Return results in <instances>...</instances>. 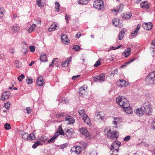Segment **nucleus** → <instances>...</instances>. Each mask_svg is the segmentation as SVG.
<instances>
[{
	"label": "nucleus",
	"mask_w": 155,
	"mask_h": 155,
	"mask_svg": "<svg viewBox=\"0 0 155 155\" xmlns=\"http://www.w3.org/2000/svg\"><path fill=\"white\" fill-rule=\"evenodd\" d=\"M145 81L147 84H155V71L150 72L148 75L147 76Z\"/></svg>",
	"instance_id": "obj_1"
},
{
	"label": "nucleus",
	"mask_w": 155,
	"mask_h": 155,
	"mask_svg": "<svg viewBox=\"0 0 155 155\" xmlns=\"http://www.w3.org/2000/svg\"><path fill=\"white\" fill-rule=\"evenodd\" d=\"M78 113L80 115L82 118L84 123L90 126L91 125V121L87 115L85 113L84 110H78Z\"/></svg>",
	"instance_id": "obj_2"
},
{
	"label": "nucleus",
	"mask_w": 155,
	"mask_h": 155,
	"mask_svg": "<svg viewBox=\"0 0 155 155\" xmlns=\"http://www.w3.org/2000/svg\"><path fill=\"white\" fill-rule=\"evenodd\" d=\"M116 101L122 108L127 106V104L129 103L127 99L125 97L123 96L119 97L117 98L116 99Z\"/></svg>",
	"instance_id": "obj_3"
},
{
	"label": "nucleus",
	"mask_w": 155,
	"mask_h": 155,
	"mask_svg": "<svg viewBox=\"0 0 155 155\" xmlns=\"http://www.w3.org/2000/svg\"><path fill=\"white\" fill-rule=\"evenodd\" d=\"M143 111L146 114L150 115L151 114L152 111V107L151 105L149 103L147 102L145 103L142 107Z\"/></svg>",
	"instance_id": "obj_4"
},
{
	"label": "nucleus",
	"mask_w": 155,
	"mask_h": 155,
	"mask_svg": "<svg viewBox=\"0 0 155 155\" xmlns=\"http://www.w3.org/2000/svg\"><path fill=\"white\" fill-rule=\"evenodd\" d=\"M121 145V143L118 141H116L110 147V153L111 152L117 153L118 152L119 147Z\"/></svg>",
	"instance_id": "obj_5"
},
{
	"label": "nucleus",
	"mask_w": 155,
	"mask_h": 155,
	"mask_svg": "<svg viewBox=\"0 0 155 155\" xmlns=\"http://www.w3.org/2000/svg\"><path fill=\"white\" fill-rule=\"evenodd\" d=\"M22 138L26 140H35V137L33 133L30 134L29 135L27 133L23 132L21 134Z\"/></svg>",
	"instance_id": "obj_6"
},
{
	"label": "nucleus",
	"mask_w": 155,
	"mask_h": 155,
	"mask_svg": "<svg viewBox=\"0 0 155 155\" xmlns=\"http://www.w3.org/2000/svg\"><path fill=\"white\" fill-rule=\"evenodd\" d=\"M94 81L95 82H102L104 81L105 75L104 73H101L93 77Z\"/></svg>",
	"instance_id": "obj_7"
},
{
	"label": "nucleus",
	"mask_w": 155,
	"mask_h": 155,
	"mask_svg": "<svg viewBox=\"0 0 155 155\" xmlns=\"http://www.w3.org/2000/svg\"><path fill=\"white\" fill-rule=\"evenodd\" d=\"M95 118L99 120H103L105 118L104 113L102 112H97L95 114Z\"/></svg>",
	"instance_id": "obj_8"
},
{
	"label": "nucleus",
	"mask_w": 155,
	"mask_h": 155,
	"mask_svg": "<svg viewBox=\"0 0 155 155\" xmlns=\"http://www.w3.org/2000/svg\"><path fill=\"white\" fill-rule=\"evenodd\" d=\"M108 132L107 135L108 137L110 136V138H117L118 137V133L117 131H113L111 132V130H109Z\"/></svg>",
	"instance_id": "obj_9"
},
{
	"label": "nucleus",
	"mask_w": 155,
	"mask_h": 155,
	"mask_svg": "<svg viewBox=\"0 0 155 155\" xmlns=\"http://www.w3.org/2000/svg\"><path fill=\"white\" fill-rule=\"evenodd\" d=\"M65 133H64V135H66L68 138L71 137L74 133V130L72 128L65 129Z\"/></svg>",
	"instance_id": "obj_10"
},
{
	"label": "nucleus",
	"mask_w": 155,
	"mask_h": 155,
	"mask_svg": "<svg viewBox=\"0 0 155 155\" xmlns=\"http://www.w3.org/2000/svg\"><path fill=\"white\" fill-rule=\"evenodd\" d=\"M127 106H125L123 108L124 110L127 114H132L133 113L131 107L130 106L129 103L127 104Z\"/></svg>",
	"instance_id": "obj_11"
},
{
	"label": "nucleus",
	"mask_w": 155,
	"mask_h": 155,
	"mask_svg": "<svg viewBox=\"0 0 155 155\" xmlns=\"http://www.w3.org/2000/svg\"><path fill=\"white\" fill-rule=\"evenodd\" d=\"M10 94V92L8 91L3 92L2 94L1 97L2 100L3 101H4L5 100L8 99L9 97Z\"/></svg>",
	"instance_id": "obj_12"
},
{
	"label": "nucleus",
	"mask_w": 155,
	"mask_h": 155,
	"mask_svg": "<svg viewBox=\"0 0 155 155\" xmlns=\"http://www.w3.org/2000/svg\"><path fill=\"white\" fill-rule=\"evenodd\" d=\"M141 107L140 108H137L135 109L134 112L135 114L138 116H142L143 115V111Z\"/></svg>",
	"instance_id": "obj_13"
},
{
	"label": "nucleus",
	"mask_w": 155,
	"mask_h": 155,
	"mask_svg": "<svg viewBox=\"0 0 155 155\" xmlns=\"http://www.w3.org/2000/svg\"><path fill=\"white\" fill-rule=\"evenodd\" d=\"M87 88V86L86 85H84L81 87L79 89V93L81 95H84L86 92V90Z\"/></svg>",
	"instance_id": "obj_14"
},
{
	"label": "nucleus",
	"mask_w": 155,
	"mask_h": 155,
	"mask_svg": "<svg viewBox=\"0 0 155 155\" xmlns=\"http://www.w3.org/2000/svg\"><path fill=\"white\" fill-rule=\"evenodd\" d=\"M79 130L81 133L85 137H88L89 135V133L86 128L82 127Z\"/></svg>",
	"instance_id": "obj_15"
},
{
	"label": "nucleus",
	"mask_w": 155,
	"mask_h": 155,
	"mask_svg": "<svg viewBox=\"0 0 155 155\" xmlns=\"http://www.w3.org/2000/svg\"><path fill=\"white\" fill-rule=\"evenodd\" d=\"M143 26L145 29L150 30L152 27V25L151 22L145 23L143 24Z\"/></svg>",
	"instance_id": "obj_16"
},
{
	"label": "nucleus",
	"mask_w": 155,
	"mask_h": 155,
	"mask_svg": "<svg viewBox=\"0 0 155 155\" xmlns=\"http://www.w3.org/2000/svg\"><path fill=\"white\" fill-rule=\"evenodd\" d=\"M61 40L63 43L65 44H68L69 41L67 35L64 34H63L61 36Z\"/></svg>",
	"instance_id": "obj_17"
},
{
	"label": "nucleus",
	"mask_w": 155,
	"mask_h": 155,
	"mask_svg": "<svg viewBox=\"0 0 155 155\" xmlns=\"http://www.w3.org/2000/svg\"><path fill=\"white\" fill-rule=\"evenodd\" d=\"M37 83L39 86H43L44 84L43 77L40 76L38 77L37 81Z\"/></svg>",
	"instance_id": "obj_18"
},
{
	"label": "nucleus",
	"mask_w": 155,
	"mask_h": 155,
	"mask_svg": "<svg viewBox=\"0 0 155 155\" xmlns=\"http://www.w3.org/2000/svg\"><path fill=\"white\" fill-rule=\"evenodd\" d=\"M65 121L68 122V124H72L74 123L75 120L72 117L68 116L65 117Z\"/></svg>",
	"instance_id": "obj_19"
},
{
	"label": "nucleus",
	"mask_w": 155,
	"mask_h": 155,
	"mask_svg": "<svg viewBox=\"0 0 155 155\" xmlns=\"http://www.w3.org/2000/svg\"><path fill=\"white\" fill-rule=\"evenodd\" d=\"M131 50L130 48H127L123 52L122 54L125 57H127L130 54Z\"/></svg>",
	"instance_id": "obj_20"
},
{
	"label": "nucleus",
	"mask_w": 155,
	"mask_h": 155,
	"mask_svg": "<svg viewBox=\"0 0 155 155\" xmlns=\"http://www.w3.org/2000/svg\"><path fill=\"white\" fill-rule=\"evenodd\" d=\"M140 24H138L137 27L131 33V35L133 36H135L137 34L138 30L140 29Z\"/></svg>",
	"instance_id": "obj_21"
},
{
	"label": "nucleus",
	"mask_w": 155,
	"mask_h": 155,
	"mask_svg": "<svg viewBox=\"0 0 155 155\" xmlns=\"http://www.w3.org/2000/svg\"><path fill=\"white\" fill-rule=\"evenodd\" d=\"M140 7L143 8L148 9L150 8L149 5L147 2H144L140 3Z\"/></svg>",
	"instance_id": "obj_22"
},
{
	"label": "nucleus",
	"mask_w": 155,
	"mask_h": 155,
	"mask_svg": "<svg viewBox=\"0 0 155 155\" xmlns=\"http://www.w3.org/2000/svg\"><path fill=\"white\" fill-rule=\"evenodd\" d=\"M71 57L67 58L66 60L62 63V66L63 67H67L69 64V62L71 61Z\"/></svg>",
	"instance_id": "obj_23"
},
{
	"label": "nucleus",
	"mask_w": 155,
	"mask_h": 155,
	"mask_svg": "<svg viewBox=\"0 0 155 155\" xmlns=\"http://www.w3.org/2000/svg\"><path fill=\"white\" fill-rule=\"evenodd\" d=\"M59 134H55L51 138L49 139L48 141L47 142L49 143H54L55 140L58 137Z\"/></svg>",
	"instance_id": "obj_24"
},
{
	"label": "nucleus",
	"mask_w": 155,
	"mask_h": 155,
	"mask_svg": "<svg viewBox=\"0 0 155 155\" xmlns=\"http://www.w3.org/2000/svg\"><path fill=\"white\" fill-rule=\"evenodd\" d=\"M131 16L132 14L130 13H124L122 15V17L123 19L127 20L129 19Z\"/></svg>",
	"instance_id": "obj_25"
},
{
	"label": "nucleus",
	"mask_w": 155,
	"mask_h": 155,
	"mask_svg": "<svg viewBox=\"0 0 155 155\" xmlns=\"http://www.w3.org/2000/svg\"><path fill=\"white\" fill-rule=\"evenodd\" d=\"M40 59L41 61L44 62L47 61V58L46 56V55L44 53H42L41 54L40 56Z\"/></svg>",
	"instance_id": "obj_26"
},
{
	"label": "nucleus",
	"mask_w": 155,
	"mask_h": 155,
	"mask_svg": "<svg viewBox=\"0 0 155 155\" xmlns=\"http://www.w3.org/2000/svg\"><path fill=\"white\" fill-rule=\"evenodd\" d=\"M120 20L118 18H115L112 20V22L115 26L120 27Z\"/></svg>",
	"instance_id": "obj_27"
},
{
	"label": "nucleus",
	"mask_w": 155,
	"mask_h": 155,
	"mask_svg": "<svg viewBox=\"0 0 155 155\" xmlns=\"http://www.w3.org/2000/svg\"><path fill=\"white\" fill-rule=\"evenodd\" d=\"M57 24H55V23H53L48 28V31L50 32L54 31L56 29V28L57 27Z\"/></svg>",
	"instance_id": "obj_28"
},
{
	"label": "nucleus",
	"mask_w": 155,
	"mask_h": 155,
	"mask_svg": "<svg viewBox=\"0 0 155 155\" xmlns=\"http://www.w3.org/2000/svg\"><path fill=\"white\" fill-rule=\"evenodd\" d=\"M125 32V30L123 28L121 30L119 35V40H121L122 39L124 36Z\"/></svg>",
	"instance_id": "obj_29"
},
{
	"label": "nucleus",
	"mask_w": 155,
	"mask_h": 155,
	"mask_svg": "<svg viewBox=\"0 0 155 155\" xmlns=\"http://www.w3.org/2000/svg\"><path fill=\"white\" fill-rule=\"evenodd\" d=\"M74 152L77 154H79L81 152V148L80 146H75L74 147Z\"/></svg>",
	"instance_id": "obj_30"
},
{
	"label": "nucleus",
	"mask_w": 155,
	"mask_h": 155,
	"mask_svg": "<svg viewBox=\"0 0 155 155\" xmlns=\"http://www.w3.org/2000/svg\"><path fill=\"white\" fill-rule=\"evenodd\" d=\"M58 133H59L60 134L62 135H64V133L62 128V126L61 125H60L59 126L58 130L56 132V134H58Z\"/></svg>",
	"instance_id": "obj_31"
},
{
	"label": "nucleus",
	"mask_w": 155,
	"mask_h": 155,
	"mask_svg": "<svg viewBox=\"0 0 155 155\" xmlns=\"http://www.w3.org/2000/svg\"><path fill=\"white\" fill-rule=\"evenodd\" d=\"M128 84V83L124 80H120V85L121 87H126Z\"/></svg>",
	"instance_id": "obj_32"
},
{
	"label": "nucleus",
	"mask_w": 155,
	"mask_h": 155,
	"mask_svg": "<svg viewBox=\"0 0 155 155\" xmlns=\"http://www.w3.org/2000/svg\"><path fill=\"white\" fill-rule=\"evenodd\" d=\"M100 3L99 5L98 6V8H97V9L98 10H103L104 8V2L102 0H100Z\"/></svg>",
	"instance_id": "obj_33"
},
{
	"label": "nucleus",
	"mask_w": 155,
	"mask_h": 155,
	"mask_svg": "<svg viewBox=\"0 0 155 155\" xmlns=\"http://www.w3.org/2000/svg\"><path fill=\"white\" fill-rule=\"evenodd\" d=\"M42 1V0H37V4L38 6L39 7L44 6V3Z\"/></svg>",
	"instance_id": "obj_34"
},
{
	"label": "nucleus",
	"mask_w": 155,
	"mask_h": 155,
	"mask_svg": "<svg viewBox=\"0 0 155 155\" xmlns=\"http://www.w3.org/2000/svg\"><path fill=\"white\" fill-rule=\"evenodd\" d=\"M100 0H97L94 2L93 5V7L94 8L96 9L99 8H98V6L99 5L100 3Z\"/></svg>",
	"instance_id": "obj_35"
},
{
	"label": "nucleus",
	"mask_w": 155,
	"mask_h": 155,
	"mask_svg": "<svg viewBox=\"0 0 155 155\" xmlns=\"http://www.w3.org/2000/svg\"><path fill=\"white\" fill-rule=\"evenodd\" d=\"M20 28V27L18 25H14L12 28V29L15 32H17L19 31Z\"/></svg>",
	"instance_id": "obj_36"
},
{
	"label": "nucleus",
	"mask_w": 155,
	"mask_h": 155,
	"mask_svg": "<svg viewBox=\"0 0 155 155\" xmlns=\"http://www.w3.org/2000/svg\"><path fill=\"white\" fill-rule=\"evenodd\" d=\"M88 3V0H79L78 1V3L81 5H86Z\"/></svg>",
	"instance_id": "obj_37"
},
{
	"label": "nucleus",
	"mask_w": 155,
	"mask_h": 155,
	"mask_svg": "<svg viewBox=\"0 0 155 155\" xmlns=\"http://www.w3.org/2000/svg\"><path fill=\"white\" fill-rule=\"evenodd\" d=\"M5 10L3 8H0V17H2L4 15Z\"/></svg>",
	"instance_id": "obj_38"
},
{
	"label": "nucleus",
	"mask_w": 155,
	"mask_h": 155,
	"mask_svg": "<svg viewBox=\"0 0 155 155\" xmlns=\"http://www.w3.org/2000/svg\"><path fill=\"white\" fill-rule=\"evenodd\" d=\"M135 60V58H133L131 59L130 61H127L125 63V64L123 65H122L121 66V67H124L126 66L127 65L130 64L132 62H133Z\"/></svg>",
	"instance_id": "obj_39"
},
{
	"label": "nucleus",
	"mask_w": 155,
	"mask_h": 155,
	"mask_svg": "<svg viewBox=\"0 0 155 155\" xmlns=\"http://www.w3.org/2000/svg\"><path fill=\"white\" fill-rule=\"evenodd\" d=\"M60 7V5L57 2H56L55 3V8L56 9V11L57 12H59V9Z\"/></svg>",
	"instance_id": "obj_40"
},
{
	"label": "nucleus",
	"mask_w": 155,
	"mask_h": 155,
	"mask_svg": "<svg viewBox=\"0 0 155 155\" xmlns=\"http://www.w3.org/2000/svg\"><path fill=\"white\" fill-rule=\"evenodd\" d=\"M48 138L45 136H41L40 137H39L38 140L43 142H45L47 140Z\"/></svg>",
	"instance_id": "obj_41"
},
{
	"label": "nucleus",
	"mask_w": 155,
	"mask_h": 155,
	"mask_svg": "<svg viewBox=\"0 0 155 155\" xmlns=\"http://www.w3.org/2000/svg\"><path fill=\"white\" fill-rule=\"evenodd\" d=\"M26 81L28 84H30L33 82V79L31 78V77L30 78H29L28 77L26 79Z\"/></svg>",
	"instance_id": "obj_42"
},
{
	"label": "nucleus",
	"mask_w": 155,
	"mask_h": 155,
	"mask_svg": "<svg viewBox=\"0 0 155 155\" xmlns=\"http://www.w3.org/2000/svg\"><path fill=\"white\" fill-rule=\"evenodd\" d=\"M36 25L35 24H33L29 28L28 31L29 33H31L34 30V28L36 26Z\"/></svg>",
	"instance_id": "obj_43"
},
{
	"label": "nucleus",
	"mask_w": 155,
	"mask_h": 155,
	"mask_svg": "<svg viewBox=\"0 0 155 155\" xmlns=\"http://www.w3.org/2000/svg\"><path fill=\"white\" fill-rule=\"evenodd\" d=\"M71 17V15L69 14H66L65 16V19L66 20V22L67 23H69V18H70Z\"/></svg>",
	"instance_id": "obj_44"
},
{
	"label": "nucleus",
	"mask_w": 155,
	"mask_h": 155,
	"mask_svg": "<svg viewBox=\"0 0 155 155\" xmlns=\"http://www.w3.org/2000/svg\"><path fill=\"white\" fill-rule=\"evenodd\" d=\"M101 59H99L97 60V61H96L94 64V67H97L99 66V65L101 64V63L100 62Z\"/></svg>",
	"instance_id": "obj_45"
},
{
	"label": "nucleus",
	"mask_w": 155,
	"mask_h": 155,
	"mask_svg": "<svg viewBox=\"0 0 155 155\" xmlns=\"http://www.w3.org/2000/svg\"><path fill=\"white\" fill-rule=\"evenodd\" d=\"M124 7V5L123 4H120L118 6H117V8L118 9V10L119 11H120V12H121L122 9H123Z\"/></svg>",
	"instance_id": "obj_46"
},
{
	"label": "nucleus",
	"mask_w": 155,
	"mask_h": 155,
	"mask_svg": "<svg viewBox=\"0 0 155 155\" xmlns=\"http://www.w3.org/2000/svg\"><path fill=\"white\" fill-rule=\"evenodd\" d=\"M24 75L23 74H21L20 76L18 78V79L20 81H21L23 79L25 78Z\"/></svg>",
	"instance_id": "obj_47"
},
{
	"label": "nucleus",
	"mask_w": 155,
	"mask_h": 155,
	"mask_svg": "<svg viewBox=\"0 0 155 155\" xmlns=\"http://www.w3.org/2000/svg\"><path fill=\"white\" fill-rule=\"evenodd\" d=\"M73 49L76 51H78L80 50V46L78 45H74L73 47Z\"/></svg>",
	"instance_id": "obj_48"
},
{
	"label": "nucleus",
	"mask_w": 155,
	"mask_h": 155,
	"mask_svg": "<svg viewBox=\"0 0 155 155\" xmlns=\"http://www.w3.org/2000/svg\"><path fill=\"white\" fill-rule=\"evenodd\" d=\"M90 155H97V150H92L91 153Z\"/></svg>",
	"instance_id": "obj_49"
},
{
	"label": "nucleus",
	"mask_w": 155,
	"mask_h": 155,
	"mask_svg": "<svg viewBox=\"0 0 155 155\" xmlns=\"http://www.w3.org/2000/svg\"><path fill=\"white\" fill-rule=\"evenodd\" d=\"M35 21L36 23L37 24H39L40 25L41 24V19L40 18H38L35 19Z\"/></svg>",
	"instance_id": "obj_50"
},
{
	"label": "nucleus",
	"mask_w": 155,
	"mask_h": 155,
	"mask_svg": "<svg viewBox=\"0 0 155 155\" xmlns=\"http://www.w3.org/2000/svg\"><path fill=\"white\" fill-rule=\"evenodd\" d=\"M10 105V102H7V103L5 104L4 107H5V108L7 110L9 109V107Z\"/></svg>",
	"instance_id": "obj_51"
},
{
	"label": "nucleus",
	"mask_w": 155,
	"mask_h": 155,
	"mask_svg": "<svg viewBox=\"0 0 155 155\" xmlns=\"http://www.w3.org/2000/svg\"><path fill=\"white\" fill-rule=\"evenodd\" d=\"M5 128L6 130H9L11 128L10 125L9 124L6 123L5 124Z\"/></svg>",
	"instance_id": "obj_52"
},
{
	"label": "nucleus",
	"mask_w": 155,
	"mask_h": 155,
	"mask_svg": "<svg viewBox=\"0 0 155 155\" xmlns=\"http://www.w3.org/2000/svg\"><path fill=\"white\" fill-rule=\"evenodd\" d=\"M117 70L115 69L112 71L110 74L111 76H114L115 74H117Z\"/></svg>",
	"instance_id": "obj_53"
},
{
	"label": "nucleus",
	"mask_w": 155,
	"mask_h": 155,
	"mask_svg": "<svg viewBox=\"0 0 155 155\" xmlns=\"http://www.w3.org/2000/svg\"><path fill=\"white\" fill-rule=\"evenodd\" d=\"M112 12L115 15H116L119 12H120V11H119L118 10V9L117 8V9H114L113 10H112Z\"/></svg>",
	"instance_id": "obj_54"
},
{
	"label": "nucleus",
	"mask_w": 155,
	"mask_h": 155,
	"mask_svg": "<svg viewBox=\"0 0 155 155\" xmlns=\"http://www.w3.org/2000/svg\"><path fill=\"white\" fill-rule=\"evenodd\" d=\"M30 51L32 52L35 51V48L34 46H30L29 47Z\"/></svg>",
	"instance_id": "obj_55"
},
{
	"label": "nucleus",
	"mask_w": 155,
	"mask_h": 155,
	"mask_svg": "<svg viewBox=\"0 0 155 155\" xmlns=\"http://www.w3.org/2000/svg\"><path fill=\"white\" fill-rule=\"evenodd\" d=\"M81 145L84 148V149L85 150L87 146V144L84 142H82L81 143Z\"/></svg>",
	"instance_id": "obj_56"
},
{
	"label": "nucleus",
	"mask_w": 155,
	"mask_h": 155,
	"mask_svg": "<svg viewBox=\"0 0 155 155\" xmlns=\"http://www.w3.org/2000/svg\"><path fill=\"white\" fill-rule=\"evenodd\" d=\"M130 136H127L124 139V141H127L130 140Z\"/></svg>",
	"instance_id": "obj_57"
},
{
	"label": "nucleus",
	"mask_w": 155,
	"mask_h": 155,
	"mask_svg": "<svg viewBox=\"0 0 155 155\" xmlns=\"http://www.w3.org/2000/svg\"><path fill=\"white\" fill-rule=\"evenodd\" d=\"M140 143L141 145H143L146 147H148L149 145L148 143H146L144 141Z\"/></svg>",
	"instance_id": "obj_58"
},
{
	"label": "nucleus",
	"mask_w": 155,
	"mask_h": 155,
	"mask_svg": "<svg viewBox=\"0 0 155 155\" xmlns=\"http://www.w3.org/2000/svg\"><path fill=\"white\" fill-rule=\"evenodd\" d=\"M68 146V144L67 143H64L62 144L61 146H60V148L62 149H63L64 148Z\"/></svg>",
	"instance_id": "obj_59"
},
{
	"label": "nucleus",
	"mask_w": 155,
	"mask_h": 155,
	"mask_svg": "<svg viewBox=\"0 0 155 155\" xmlns=\"http://www.w3.org/2000/svg\"><path fill=\"white\" fill-rule=\"evenodd\" d=\"M9 51L10 53H11L12 54L14 53L15 52L14 49V48H11L9 49Z\"/></svg>",
	"instance_id": "obj_60"
},
{
	"label": "nucleus",
	"mask_w": 155,
	"mask_h": 155,
	"mask_svg": "<svg viewBox=\"0 0 155 155\" xmlns=\"http://www.w3.org/2000/svg\"><path fill=\"white\" fill-rule=\"evenodd\" d=\"M27 113L28 114H30L31 112V110L30 109V107H27L26 108Z\"/></svg>",
	"instance_id": "obj_61"
},
{
	"label": "nucleus",
	"mask_w": 155,
	"mask_h": 155,
	"mask_svg": "<svg viewBox=\"0 0 155 155\" xmlns=\"http://www.w3.org/2000/svg\"><path fill=\"white\" fill-rule=\"evenodd\" d=\"M57 59V58H54L53 59L51 63V64H50L49 65V66L50 67H52L53 65V64H54V62Z\"/></svg>",
	"instance_id": "obj_62"
},
{
	"label": "nucleus",
	"mask_w": 155,
	"mask_h": 155,
	"mask_svg": "<svg viewBox=\"0 0 155 155\" xmlns=\"http://www.w3.org/2000/svg\"><path fill=\"white\" fill-rule=\"evenodd\" d=\"M117 123H118L117 122L115 121H114V120H113V124L114 125V126L115 128H117Z\"/></svg>",
	"instance_id": "obj_63"
},
{
	"label": "nucleus",
	"mask_w": 155,
	"mask_h": 155,
	"mask_svg": "<svg viewBox=\"0 0 155 155\" xmlns=\"http://www.w3.org/2000/svg\"><path fill=\"white\" fill-rule=\"evenodd\" d=\"M152 123L153 125V129L155 130V119L153 120Z\"/></svg>",
	"instance_id": "obj_64"
}]
</instances>
